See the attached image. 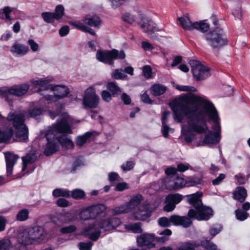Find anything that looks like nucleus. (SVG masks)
Returning a JSON list of instances; mask_svg holds the SVG:
<instances>
[{
  "mask_svg": "<svg viewBox=\"0 0 250 250\" xmlns=\"http://www.w3.org/2000/svg\"><path fill=\"white\" fill-rule=\"evenodd\" d=\"M171 224L175 226H182L184 228L190 226L192 222L190 218L186 216H180L177 215H173L170 216Z\"/></svg>",
  "mask_w": 250,
  "mask_h": 250,
  "instance_id": "obj_19",
  "label": "nucleus"
},
{
  "mask_svg": "<svg viewBox=\"0 0 250 250\" xmlns=\"http://www.w3.org/2000/svg\"><path fill=\"white\" fill-rule=\"evenodd\" d=\"M202 195V192L198 191L186 196L188 202L194 207L188 212L189 218H195L198 221L208 220L213 215L211 208L203 206L200 199Z\"/></svg>",
  "mask_w": 250,
  "mask_h": 250,
  "instance_id": "obj_3",
  "label": "nucleus"
},
{
  "mask_svg": "<svg viewBox=\"0 0 250 250\" xmlns=\"http://www.w3.org/2000/svg\"><path fill=\"white\" fill-rule=\"evenodd\" d=\"M166 187L169 190L178 189L174 180V175L170 176L166 178L165 180Z\"/></svg>",
  "mask_w": 250,
  "mask_h": 250,
  "instance_id": "obj_33",
  "label": "nucleus"
},
{
  "mask_svg": "<svg viewBox=\"0 0 250 250\" xmlns=\"http://www.w3.org/2000/svg\"><path fill=\"white\" fill-rule=\"evenodd\" d=\"M221 229V227L220 225H217L212 227L209 229V233L212 236V237H214L216 234H217Z\"/></svg>",
  "mask_w": 250,
  "mask_h": 250,
  "instance_id": "obj_55",
  "label": "nucleus"
},
{
  "mask_svg": "<svg viewBox=\"0 0 250 250\" xmlns=\"http://www.w3.org/2000/svg\"><path fill=\"white\" fill-rule=\"evenodd\" d=\"M173 117L177 123L186 118L187 125H182L181 133L185 141L189 143L194 138V132L206 133L208 130L207 122L212 121V129L206 135L203 143L213 145L221 138L220 119L213 103L206 96L194 93L184 94L170 104Z\"/></svg>",
  "mask_w": 250,
  "mask_h": 250,
  "instance_id": "obj_1",
  "label": "nucleus"
},
{
  "mask_svg": "<svg viewBox=\"0 0 250 250\" xmlns=\"http://www.w3.org/2000/svg\"><path fill=\"white\" fill-rule=\"evenodd\" d=\"M84 22L81 21H70V24L74 26L75 28H76L80 30L83 31L85 25H84Z\"/></svg>",
  "mask_w": 250,
  "mask_h": 250,
  "instance_id": "obj_51",
  "label": "nucleus"
},
{
  "mask_svg": "<svg viewBox=\"0 0 250 250\" xmlns=\"http://www.w3.org/2000/svg\"><path fill=\"white\" fill-rule=\"evenodd\" d=\"M134 166V163L132 161H127L125 164H123L121 168L124 171H128L131 169Z\"/></svg>",
  "mask_w": 250,
  "mask_h": 250,
  "instance_id": "obj_62",
  "label": "nucleus"
},
{
  "mask_svg": "<svg viewBox=\"0 0 250 250\" xmlns=\"http://www.w3.org/2000/svg\"><path fill=\"white\" fill-rule=\"evenodd\" d=\"M149 215V211L145 206H141L137 210L133 213V217L137 220H145Z\"/></svg>",
  "mask_w": 250,
  "mask_h": 250,
  "instance_id": "obj_24",
  "label": "nucleus"
},
{
  "mask_svg": "<svg viewBox=\"0 0 250 250\" xmlns=\"http://www.w3.org/2000/svg\"><path fill=\"white\" fill-rule=\"evenodd\" d=\"M28 44L29 45L31 49L33 52H36L39 50V44L32 39L28 41Z\"/></svg>",
  "mask_w": 250,
  "mask_h": 250,
  "instance_id": "obj_59",
  "label": "nucleus"
},
{
  "mask_svg": "<svg viewBox=\"0 0 250 250\" xmlns=\"http://www.w3.org/2000/svg\"><path fill=\"white\" fill-rule=\"evenodd\" d=\"M50 81L51 80L47 78H37L31 81L33 85L45 87L47 90H50L53 92V95L47 94L44 95V98L47 104L57 102L66 97L69 93V90L67 86L62 85H53L49 84Z\"/></svg>",
  "mask_w": 250,
  "mask_h": 250,
  "instance_id": "obj_4",
  "label": "nucleus"
},
{
  "mask_svg": "<svg viewBox=\"0 0 250 250\" xmlns=\"http://www.w3.org/2000/svg\"><path fill=\"white\" fill-rule=\"evenodd\" d=\"M247 196V190L242 187L236 188L233 193L234 199L241 203L245 201Z\"/></svg>",
  "mask_w": 250,
  "mask_h": 250,
  "instance_id": "obj_25",
  "label": "nucleus"
},
{
  "mask_svg": "<svg viewBox=\"0 0 250 250\" xmlns=\"http://www.w3.org/2000/svg\"><path fill=\"white\" fill-rule=\"evenodd\" d=\"M106 87L113 95L118 94L121 92L120 87L114 82L108 83L106 85Z\"/></svg>",
  "mask_w": 250,
  "mask_h": 250,
  "instance_id": "obj_40",
  "label": "nucleus"
},
{
  "mask_svg": "<svg viewBox=\"0 0 250 250\" xmlns=\"http://www.w3.org/2000/svg\"><path fill=\"white\" fill-rule=\"evenodd\" d=\"M93 218L96 217L106 210V207L103 204L94 205L89 207Z\"/></svg>",
  "mask_w": 250,
  "mask_h": 250,
  "instance_id": "obj_28",
  "label": "nucleus"
},
{
  "mask_svg": "<svg viewBox=\"0 0 250 250\" xmlns=\"http://www.w3.org/2000/svg\"><path fill=\"white\" fill-rule=\"evenodd\" d=\"M235 215L238 220L243 221L248 217L249 213L241 209H237L235 210Z\"/></svg>",
  "mask_w": 250,
  "mask_h": 250,
  "instance_id": "obj_41",
  "label": "nucleus"
},
{
  "mask_svg": "<svg viewBox=\"0 0 250 250\" xmlns=\"http://www.w3.org/2000/svg\"><path fill=\"white\" fill-rule=\"evenodd\" d=\"M10 250H27V248L25 245L18 242V244L11 247Z\"/></svg>",
  "mask_w": 250,
  "mask_h": 250,
  "instance_id": "obj_64",
  "label": "nucleus"
},
{
  "mask_svg": "<svg viewBox=\"0 0 250 250\" xmlns=\"http://www.w3.org/2000/svg\"><path fill=\"white\" fill-rule=\"evenodd\" d=\"M101 230L103 231L111 230L108 218L103 217L97 219L93 224L84 229L85 234H89V238L92 241H96L100 237Z\"/></svg>",
  "mask_w": 250,
  "mask_h": 250,
  "instance_id": "obj_6",
  "label": "nucleus"
},
{
  "mask_svg": "<svg viewBox=\"0 0 250 250\" xmlns=\"http://www.w3.org/2000/svg\"><path fill=\"white\" fill-rule=\"evenodd\" d=\"M29 210L26 208L22 209L19 211L17 214V219L20 221H24L28 218Z\"/></svg>",
  "mask_w": 250,
  "mask_h": 250,
  "instance_id": "obj_36",
  "label": "nucleus"
},
{
  "mask_svg": "<svg viewBox=\"0 0 250 250\" xmlns=\"http://www.w3.org/2000/svg\"><path fill=\"white\" fill-rule=\"evenodd\" d=\"M23 162L22 170L25 169L27 165L31 164L35 162L36 157L34 154H28L22 158Z\"/></svg>",
  "mask_w": 250,
  "mask_h": 250,
  "instance_id": "obj_34",
  "label": "nucleus"
},
{
  "mask_svg": "<svg viewBox=\"0 0 250 250\" xmlns=\"http://www.w3.org/2000/svg\"><path fill=\"white\" fill-rule=\"evenodd\" d=\"M71 196L75 199H81L84 197V192L80 189H75L71 191Z\"/></svg>",
  "mask_w": 250,
  "mask_h": 250,
  "instance_id": "obj_43",
  "label": "nucleus"
},
{
  "mask_svg": "<svg viewBox=\"0 0 250 250\" xmlns=\"http://www.w3.org/2000/svg\"><path fill=\"white\" fill-rule=\"evenodd\" d=\"M61 218L64 223H67L75 220V216L74 214L70 213H66L63 215H61Z\"/></svg>",
  "mask_w": 250,
  "mask_h": 250,
  "instance_id": "obj_49",
  "label": "nucleus"
},
{
  "mask_svg": "<svg viewBox=\"0 0 250 250\" xmlns=\"http://www.w3.org/2000/svg\"><path fill=\"white\" fill-rule=\"evenodd\" d=\"M94 132H86L82 135L78 136L76 140L77 146L79 147L83 146L87 141L93 135Z\"/></svg>",
  "mask_w": 250,
  "mask_h": 250,
  "instance_id": "obj_29",
  "label": "nucleus"
},
{
  "mask_svg": "<svg viewBox=\"0 0 250 250\" xmlns=\"http://www.w3.org/2000/svg\"><path fill=\"white\" fill-rule=\"evenodd\" d=\"M140 27L147 36L152 40L159 39L155 32L159 31L156 24L151 20H146L140 23Z\"/></svg>",
  "mask_w": 250,
  "mask_h": 250,
  "instance_id": "obj_13",
  "label": "nucleus"
},
{
  "mask_svg": "<svg viewBox=\"0 0 250 250\" xmlns=\"http://www.w3.org/2000/svg\"><path fill=\"white\" fill-rule=\"evenodd\" d=\"M154 235L152 234L144 233L137 237V241L139 245L141 246H146L149 248L155 247L154 243Z\"/></svg>",
  "mask_w": 250,
  "mask_h": 250,
  "instance_id": "obj_16",
  "label": "nucleus"
},
{
  "mask_svg": "<svg viewBox=\"0 0 250 250\" xmlns=\"http://www.w3.org/2000/svg\"><path fill=\"white\" fill-rule=\"evenodd\" d=\"M127 188H128V186L127 183L123 182L117 184L115 188V189L116 191H122Z\"/></svg>",
  "mask_w": 250,
  "mask_h": 250,
  "instance_id": "obj_61",
  "label": "nucleus"
},
{
  "mask_svg": "<svg viewBox=\"0 0 250 250\" xmlns=\"http://www.w3.org/2000/svg\"><path fill=\"white\" fill-rule=\"evenodd\" d=\"M18 241L19 243L25 245L33 244L31 235L30 232L29 228L24 229L22 232H20L18 236Z\"/></svg>",
  "mask_w": 250,
  "mask_h": 250,
  "instance_id": "obj_21",
  "label": "nucleus"
},
{
  "mask_svg": "<svg viewBox=\"0 0 250 250\" xmlns=\"http://www.w3.org/2000/svg\"><path fill=\"white\" fill-rule=\"evenodd\" d=\"M108 178L111 183H113L116 181H120V177L116 172H112L109 173Z\"/></svg>",
  "mask_w": 250,
  "mask_h": 250,
  "instance_id": "obj_58",
  "label": "nucleus"
},
{
  "mask_svg": "<svg viewBox=\"0 0 250 250\" xmlns=\"http://www.w3.org/2000/svg\"><path fill=\"white\" fill-rule=\"evenodd\" d=\"M173 86L177 90L181 91L195 92L196 88L190 85H182L172 83Z\"/></svg>",
  "mask_w": 250,
  "mask_h": 250,
  "instance_id": "obj_35",
  "label": "nucleus"
},
{
  "mask_svg": "<svg viewBox=\"0 0 250 250\" xmlns=\"http://www.w3.org/2000/svg\"><path fill=\"white\" fill-rule=\"evenodd\" d=\"M128 0H109L111 3L112 7L114 8H116L121 6L124 2Z\"/></svg>",
  "mask_w": 250,
  "mask_h": 250,
  "instance_id": "obj_60",
  "label": "nucleus"
},
{
  "mask_svg": "<svg viewBox=\"0 0 250 250\" xmlns=\"http://www.w3.org/2000/svg\"><path fill=\"white\" fill-rule=\"evenodd\" d=\"M182 27L185 30H192L193 29H197L203 32H207L209 29V25L205 22L204 21H196L191 22L187 16H183L178 18Z\"/></svg>",
  "mask_w": 250,
  "mask_h": 250,
  "instance_id": "obj_12",
  "label": "nucleus"
},
{
  "mask_svg": "<svg viewBox=\"0 0 250 250\" xmlns=\"http://www.w3.org/2000/svg\"><path fill=\"white\" fill-rule=\"evenodd\" d=\"M226 178L225 174L221 173L215 179L212 180V183L213 185H219L223 180Z\"/></svg>",
  "mask_w": 250,
  "mask_h": 250,
  "instance_id": "obj_63",
  "label": "nucleus"
},
{
  "mask_svg": "<svg viewBox=\"0 0 250 250\" xmlns=\"http://www.w3.org/2000/svg\"><path fill=\"white\" fill-rule=\"evenodd\" d=\"M108 219L111 226V230L116 229L121 224V220L117 217H109Z\"/></svg>",
  "mask_w": 250,
  "mask_h": 250,
  "instance_id": "obj_42",
  "label": "nucleus"
},
{
  "mask_svg": "<svg viewBox=\"0 0 250 250\" xmlns=\"http://www.w3.org/2000/svg\"><path fill=\"white\" fill-rule=\"evenodd\" d=\"M42 17L44 21L47 23H53L56 20L55 14L52 12H43Z\"/></svg>",
  "mask_w": 250,
  "mask_h": 250,
  "instance_id": "obj_39",
  "label": "nucleus"
},
{
  "mask_svg": "<svg viewBox=\"0 0 250 250\" xmlns=\"http://www.w3.org/2000/svg\"><path fill=\"white\" fill-rule=\"evenodd\" d=\"M29 85L27 84L14 85L11 87H4L5 91L6 99L8 100L11 95L21 96L26 93L29 89Z\"/></svg>",
  "mask_w": 250,
  "mask_h": 250,
  "instance_id": "obj_14",
  "label": "nucleus"
},
{
  "mask_svg": "<svg viewBox=\"0 0 250 250\" xmlns=\"http://www.w3.org/2000/svg\"><path fill=\"white\" fill-rule=\"evenodd\" d=\"M100 98L93 86H90L84 91L82 104L84 108H96L99 105Z\"/></svg>",
  "mask_w": 250,
  "mask_h": 250,
  "instance_id": "obj_9",
  "label": "nucleus"
},
{
  "mask_svg": "<svg viewBox=\"0 0 250 250\" xmlns=\"http://www.w3.org/2000/svg\"><path fill=\"white\" fill-rule=\"evenodd\" d=\"M79 216L80 218L83 220H88L93 218L89 207L81 211Z\"/></svg>",
  "mask_w": 250,
  "mask_h": 250,
  "instance_id": "obj_37",
  "label": "nucleus"
},
{
  "mask_svg": "<svg viewBox=\"0 0 250 250\" xmlns=\"http://www.w3.org/2000/svg\"><path fill=\"white\" fill-rule=\"evenodd\" d=\"M7 173L8 176L12 174L13 167L19 159V156L10 152L5 153Z\"/></svg>",
  "mask_w": 250,
  "mask_h": 250,
  "instance_id": "obj_20",
  "label": "nucleus"
},
{
  "mask_svg": "<svg viewBox=\"0 0 250 250\" xmlns=\"http://www.w3.org/2000/svg\"><path fill=\"white\" fill-rule=\"evenodd\" d=\"M165 86L160 84H155L151 87V93L154 96H159L163 94L166 91Z\"/></svg>",
  "mask_w": 250,
  "mask_h": 250,
  "instance_id": "obj_30",
  "label": "nucleus"
},
{
  "mask_svg": "<svg viewBox=\"0 0 250 250\" xmlns=\"http://www.w3.org/2000/svg\"><path fill=\"white\" fill-rule=\"evenodd\" d=\"M201 245L208 250H220L217 248V246L208 241H203Z\"/></svg>",
  "mask_w": 250,
  "mask_h": 250,
  "instance_id": "obj_47",
  "label": "nucleus"
},
{
  "mask_svg": "<svg viewBox=\"0 0 250 250\" xmlns=\"http://www.w3.org/2000/svg\"><path fill=\"white\" fill-rule=\"evenodd\" d=\"M4 117L0 114V119ZM13 135V130L11 128L4 129L0 127V143L7 142Z\"/></svg>",
  "mask_w": 250,
  "mask_h": 250,
  "instance_id": "obj_23",
  "label": "nucleus"
},
{
  "mask_svg": "<svg viewBox=\"0 0 250 250\" xmlns=\"http://www.w3.org/2000/svg\"><path fill=\"white\" fill-rule=\"evenodd\" d=\"M42 113V110L40 108H33L29 110L25 116L27 117H36L41 115Z\"/></svg>",
  "mask_w": 250,
  "mask_h": 250,
  "instance_id": "obj_46",
  "label": "nucleus"
},
{
  "mask_svg": "<svg viewBox=\"0 0 250 250\" xmlns=\"http://www.w3.org/2000/svg\"><path fill=\"white\" fill-rule=\"evenodd\" d=\"M76 229H77V228L75 226L70 225L69 226L62 228L60 229V231L62 233H71V232H74L75 230H76Z\"/></svg>",
  "mask_w": 250,
  "mask_h": 250,
  "instance_id": "obj_52",
  "label": "nucleus"
},
{
  "mask_svg": "<svg viewBox=\"0 0 250 250\" xmlns=\"http://www.w3.org/2000/svg\"><path fill=\"white\" fill-rule=\"evenodd\" d=\"M194 78L198 81L203 80L210 75L209 68L199 61L190 60L189 62Z\"/></svg>",
  "mask_w": 250,
  "mask_h": 250,
  "instance_id": "obj_11",
  "label": "nucleus"
},
{
  "mask_svg": "<svg viewBox=\"0 0 250 250\" xmlns=\"http://www.w3.org/2000/svg\"><path fill=\"white\" fill-rule=\"evenodd\" d=\"M111 77L116 80L124 79L127 77L122 69H116L111 74Z\"/></svg>",
  "mask_w": 250,
  "mask_h": 250,
  "instance_id": "obj_38",
  "label": "nucleus"
},
{
  "mask_svg": "<svg viewBox=\"0 0 250 250\" xmlns=\"http://www.w3.org/2000/svg\"><path fill=\"white\" fill-rule=\"evenodd\" d=\"M53 13L55 14L56 20H60L64 15V7L62 5H57Z\"/></svg>",
  "mask_w": 250,
  "mask_h": 250,
  "instance_id": "obj_45",
  "label": "nucleus"
},
{
  "mask_svg": "<svg viewBox=\"0 0 250 250\" xmlns=\"http://www.w3.org/2000/svg\"><path fill=\"white\" fill-rule=\"evenodd\" d=\"M125 57V54L123 50L119 51L113 49L111 50H98L96 55V59L100 62L112 65L114 60L119 59H123Z\"/></svg>",
  "mask_w": 250,
  "mask_h": 250,
  "instance_id": "obj_7",
  "label": "nucleus"
},
{
  "mask_svg": "<svg viewBox=\"0 0 250 250\" xmlns=\"http://www.w3.org/2000/svg\"><path fill=\"white\" fill-rule=\"evenodd\" d=\"M17 11L13 7L6 6L0 10V19L7 20H11V14H15Z\"/></svg>",
  "mask_w": 250,
  "mask_h": 250,
  "instance_id": "obj_26",
  "label": "nucleus"
},
{
  "mask_svg": "<svg viewBox=\"0 0 250 250\" xmlns=\"http://www.w3.org/2000/svg\"><path fill=\"white\" fill-rule=\"evenodd\" d=\"M174 180L176 183V187L178 189L184 187L195 186L201 182L200 179H192L190 180H186L183 177L174 175Z\"/></svg>",
  "mask_w": 250,
  "mask_h": 250,
  "instance_id": "obj_17",
  "label": "nucleus"
},
{
  "mask_svg": "<svg viewBox=\"0 0 250 250\" xmlns=\"http://www.w3.org/2000/svg\"><path fill=\"white\" fill-rule=\"evenodd\" d=\"M93 244L91 242L80 243L79 248L81 250H91Z\"/></svg>",
  "mask_w": 250,
  "mask_h": 250,
  "instance_id": "obj_56",
  "label": "nucleus"
},
{
  "mask_svg": "<svg viewBox=\"0 0 250 250\" xmlns=\"http://www.w3.org/2000/svg\"><path fill=\"white\" fill-rule=\"evenodd\" d=\"M173 131V129L168 127L165 123H162V132L165 138L168 137L169 133H172Z\"/></svg>",
  "mask_w": 250,
  "mask_h": 250,
  "instance_id": "obj_50",
  "label": "nucleus"
},
{
  "mask_svg": "<svg viewBox=\"0 0 250 250\" xmlns=\"http://www.w3.org/2000/svg\"><path fill=\"white\" fill-rule=\"evenodd\" d=\"M189 169H192V167L188 163L179 164L177 165L178 171L180 172H184Z\"/></svg>",
  "mask_w": 250,
  "mask_h": 250,
  "instance_id": "obj_57",
  "label": "nucleus"
},
{
  "mask_svg": "<svg viewBox=\"0 0 250 250\" xmlns=\"http://www.w3.org/2000/svg\"><path fill=\"white\" fill-rule=\"evenodd\" d=\"M79 122L74 121L67 113L61 114L59 119L50 126L46 133L47 143L44 149V154L50 156L57 152L60 147L59 144L67 149L73 148V141L65 134L72 133L71 126Z\"/></svg>",
  "mask_w": 250,
  "mask_h": 250,
  "instance_id": "obj_2",
  "label": "nucleus"
},
{
  "mask_svg": "<svg viewBox=\"0 0 250 250\" xmlns=\"http://www.w3.org/2000/svg\"><path fill=\"white\" fill-rule=\"evenodd\" d=\"M143 72L145 78L148 79L152 76V69L149 65H145L143 68Z\"/></svg>",
  "mask_w": 250,
  "mask_h": 250,
  "instance_id": "obj_54",
  "label": "nucleus"
},
{
  "mask_svg": "<svg viewBox=\"0 0 250 250\" xmlns=\"http://www.w3.org/2000/svg\"><path fill=\"white\" fill-rule=\"evenodd\" d=\"M206 40L213 49H219L228 43V40L222 29L217 28L206 34Z\"/></svg>",
  "mask_w": 250,
  "mask_h": 250,
  "instance_id": "obj_8",
  "label": "nucleus"
},
{
  "mask_svg": "<svg viewBox=\"0 0 250 250\" xmlns=\"http://www.w3.org/2000/svg\"><path fill=\"white\" fill-rule=\"evenodd\" d=\"M159 225L163 227H168L171 225L170 218L169 219L166 217H162L158 220Z\"/></svg>",
  "mask_w": 250,
  "mask_h": 250,
  "instance_id": "obj_48",
  "label": "nucleus"
},
{
  "mask_svg": "<svg viewBox=\"0 0 250 250\" xmlns=\"http://www.w3.org/2000/svg\"><path fill=\"white\" fill-rule=\"evenodd\" d=\"M143 199L141 194L133 196L128 202L113 208L112 213L116 215L131 212L140 204Z\"/></svg>",
  "mask_w": 250,
  "mask_h": 250,
  "instance_id": "obj_10",
  "label": "nucleus"
},
{
  "mask_svg": "<svg viewBox=\"0 0 250 250\" xmlns=\"http://www.w3.org/2000/svg\"><path fill=\"white\" fill-rule=\"evenodd\" d=\"M52 195L55 197L62 196L69 197L70 196V192L69 190L64 188H56L52 192Z\"/></svg>",
  "mask_w": 250,
  "mask_h": 250,
  "instance_id": "obj_32",
  "label": "nucleus"
},
{
  "mask_svg": "<svg viewBox=\"0 0 250 250\" xmlns=\"http://www.w3.org/2000/svg\"><path fill=\"white\" fill-rule=\"evenodd\" d=\"M29 51V48L22 44L17 42L15 43L12 46L11 52L19 56H23Z\"/></svg>",
  "mask_w": 250,
  "mask_h": 250,
  "instance_id": "obj_22",
  "label": "nucleus"
},
{
  "mask_svg": "<svg viewBox=\"0 0 250 250\" xmlns=\"http://www.w3.org/2000/svg\"><path fill=\"white\" fill-rule=\"evenodd\" d=\"M11 242L8 238H3L0 240V250H7L10 248Z\"/></svg>",
  "mask_w": 250,
  "mask_h": 250,
  "instance_id": "obj_44",
  "label": "nucleus"
},
{
  "mask_svg": "<svg viewBox=\"0 0 250 250\" xmlns=\"http://www.w3.org/2000/svg\"><path fill=\"white\" fill-rule=\"evenodd\" d=\"M142 224L141 223H130L128 225H125V228L128 230L131 231L134 233H141L142 232L141 228Z\"/></svg>",
  "mask_w": 250,
  "mask_h": 250,
  "instance_id": "obj_31",
  "label": "nucleus"
},
{
  "mask_svg": "<svg viewBox=\"0 0 250 250\" xmlns=\"http://www.w3.org/2000/svg\"><path fill=\"white\" fill-rule=\"evenodd\" d=\"M82 21H83L85 24L94 27L99 26L101 22L99 17L96 16L85 17L82 20Z\"/></svg>",
  "mask_w": 250,
  "mask_h": 250,
  "instance_id": "obj_27",
  "label": "nucleus"
},
{
  "mask_svg": "<svg viewBox=\"0 0 250 250\" xmlns=\"http://www.w3.org/2000/svg\"><path fill=\"white\" fill-rule=\"evenodd\" d=\"M29 229L33 243L40 242L44 239L46 233L42 227L36 226L29 228Z\"/></svg>",
  "mask_w": 250,
  "mask_h": 250,
  "instance_id": "obj_18",
  "label": "nucleus"
},
{
  "mask_svg": "<svg viewBox=\"0 0 250 250\" xmlns=\"http://www.w3.org/2000/svg\"><path fill=\"white\" fill-rule=\"evenodd\" d=\"M235 180L240 185L244 184L248 181V178L242 175L241 173H239L234 176Z\"/></svg>",
  "mask_w": 250,
  "mask_h": 250,
  "instance_id": "obj_53",
  "label": "nucleus"
},
{
  "mask_svg": "<svg viewBox=\"0 0 250 250\" xmlns=\"http://www.w3.org/2000/svg\"><path fill=\"white\" fill-rule=\"evenodd\" d=\"M182 195L178 193L168 195L166 198L164 210L167 212L171 211L175 208L176 205L182 201Z\"/></svg>",
  "mask_w": 250,
  "mask_h": 250,
  "instance_id": "obj_15",
  "label": "nucleus"
},
{
  "mask_svg": "<svg viewBox=\"0 0 250 250\" xmlns=\"http://www.w3.org/2000/svg\"><path fill=\"white\" fill-rule=\"evenodd\" d=\"M7 121L11 123L15 128L18 141L26 142L28 139V131L24 124V116L21 113L10 112L8 115Z\"/></svg>",
  "mask_w": 250,
  "mask_h": 250,
  "instance_id": "obj_5",
  "label": "nucleus"
}]
</instances>
